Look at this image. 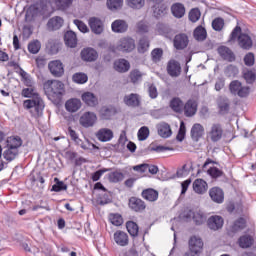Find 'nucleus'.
<instances>
[{"label": "nucleus", "instance_id": "nucleus-2", "mask_svg": "<svg viewBox=\"0 0 256 256\" xmlns=\"http://www.w3.org/2000/svg\"><path fill=\"white\" fill-rule=\"evenodd\" d=\"M44 89L53 95H63L65 93V84L59 80H48L44 83Z\"/></svg>", "mask_w": 256, "mask_h": 256}, {"label": "nucleus", "instance_id": "nucleus-28", "mask_svg": "<svg viewBox=\"0 0 256 256\" xmlns=\"http://www.w3.org/2000/svg\"><path fill=\"white\" fill-rule=\"evenodd\" d=\"M142 197L146 201H150L153 203L154 201H157L159 199V192L153 188H148L142 192Z\"/></svg>", "mask_w": 256, "mask_h": 256}, {"label": "nucleus", "instance_id": "nucleus-8", "mask_svg": "<svg viewBox=\"0 0 256 256\" xmlns=\"http://www.w3.org/2000/svg\"><path fill=\"white\" fill-rule=\"evenodd\" d=\"M128 205L132 211H135V213H143V210L147 208L145 201L137 197H131Z\"/></svg>", "mask_w": 256, "mask_h": 256}, {"label": "nucleus", "instance_id": "nucleus-27", "mask_svg": "<svg viewBox=\"0 0 256 256\" xmlns=\"http://www.w3.org/2000/svg\"><path fill=\"white\" fill-rule=\"evenodd\" d=\"M64 41L67 47L71 49L77 47V34L73 31H67L64 35Z\"/></svg>", "mask_w": 256, "mask_h": 256}, {"label": "nucleus", "instance_id": "nucleus-13", "mask_svg": "<svg viewBox=\"0 0 256 256\" xmlns=\"http://www.w3.org/2000/svg\"><path fill=\"white\" fill-rule=\"evenodd\" d=\"M208 189L209 185L201 178H198L193 182V191L194 193H197V195H205Z\"/></svg>", "mask_w": 256, "mask_h": 256}, {"label": "nucleus", "instance_id": "nucleus-44", "mask_svg": "<svg viewBox=\"0 0 256 256\" xmlns=\"http://www.w3.org/2000/svg\"><path fill=\"white\" fill-rule=\"evenodd\" d=\"M107 7L110 11H117L123 7V0H107Z\"/></svg>", "mask_w": 256, "mask_h": 256}, {"label": "nucleus", "instance_id": "nucleus-29", "mask_svg": "<svg viewBox=\"0 0 256 256\" xmlns=\"http://www.w3.org/2000/svg\"><path fill=\"white\" fill-rule=\"evenodd\" d=\"M197 113V102L194 100H188L184 105V114L186 117H193Z\"/></svg>", "mask_w": 256, "mask_h": 256}, {"label": "nucleus", "instance_id": "nucleus-58", "mask_svg": "<svg viewBox=\"0 0 256 256\" xmlns=\"http://www.w3.org/2000/svg\"><path fill=\"white\" fill-rule=\"evenodd\" d=\"M110 222L112 223V225L120 227V225H123V217L119 214H111Z\"/></svg>", "mask_w": 256, "mask_h": 256}, {"label": "nucleus", "instance_id": "nucleus-6", "mask_svg": "<svg viewBox=\"0 0 256 256\" xmlns=\"http://www.w3.org/2000/svg\"><path fill=\"white\" fill-rule=\"evenodd\" d=\"M97 123V114L95 112H85L80 117V125L85 128L93 127Z\"/></svg>", "mask_w": 256, "mask_h": 256}, {"label": "nucleus", "instance_id": "nucleus-52", "mask_svg": "<svg viewBox=\"0 0 256 256\" xmlns=\"http://www.w3.org/2000/svg\"><path fill=\"white\" fill-rule=\"evenodd\" d=\"M138 141H146V139L149 138V127L147 126H142L138 130Z\"/></svg>", "mask_w": 256, "mask_h": 256}, {"label": "nucleus", "instance_id": "nucleus-16", "mask_svg": "<svg viewBox=\"0 0 256 256\" xmlns=\"http://www.w3.org/2000/svg\"><path fill=\"white\" fill-rule=\"evenodd\" d=\"M223 223V217L218 215L211 216L207 221L208 227L212 231H219L223 227Z\"/></svg>", "mask_w": 256, "mask_h": 256}, {"label": "nucleus", "instance_id": "nucleus-19", "mask_svg": "<svg viewBox=\"0 0 256 256\" xmlns=\"http://www.w3.org/2000/svg\"><path fill=\"white\" fill-rule=\"evenodd\" d=\"M96 137L98 141H101L102 143H107L108 141H111V139H113V130L109 128H102L97 131Z\"/></svg>", "mask_w": 256, "mask_h": 256}, {"label": "nucleus", "instance_id": "nucleus-39", "mask_svg": "<svg viewBox=\"0 0 256 256\" xmlns=\"http://www.w3.org/2000/svg\"><path fill=\"white\" fill-rule=\"evenodd\" d=\"M194 38L196 41H205L207 39V30H205V28L202 26H198L194 30Z\"/></svg>", "mask_w": 256, "mask_h": 256}, {"label": "nucleus", "instance_id": "nucleus-43", "mask_svg": "<svg viewBox=\"0 0 256 256\" xmlns=\"http://www.w3.org/2000/svg\"><path fill=\"white\" fill-rule=\"evenodd\" d=\"M154 15L156 17H161V15H165L167 13V6L161 2L159 5L155 4L153 6Z\"/></svg>", "mask_w": 256, "mask_h": 256}, {"label": "nucleus", "instance_id": "nucleus-64", "mask_svg": "<svg viewBox=\"0 0 256 256\" xmlns=\"http://www.w3.org/2000/svg\"><path fill=\"white\" fill-rule=\"evenodd\" d=\"M74 24L76 25V27H78L81 33H87L89 31V28L86 26L85 23H83V21L74 20Z\"/></svg>", "mask_w": 256, "mask_h": 256}, {"label": "nucleus", "instance_id": "nucleus-45", "mask_svg": "<svg viewBox=\"0 0 256 256\" xmlns=\"http://www.w3.org/2000/svg\"><path fill=\"white\" fill-rule=\"evenodd\" d=\"M54 3L57 7V9L60 10H65V9H69V7H71V5L73 4V0H54Z\"/></svg>", "mask_w": 256, "mask_h": 256}, {"label": "nucleus", "instance_id": "nucleus-20", "mask_svg": "<svg viewBox=\"0 0 256 256\" xmlns=\"http://www.w3.org/2000/svg\"><path fill=\"white\" fill-rule=\"evenodd\" d=\"M124 103L127 107H139L141 105V97L135 93L128 94L124 96Z\"/></svg>", "mask_w": 256, "mask_h": 256}, {"label": "nucleus", "instance_id": "nucleus-55", "mask_svg": "<svg viewBox=\"0 0 256 256\" xmlns=\"http://www.w3.org/2000/svg\"><path fill=\"white\" fill-rule=\"evenodd\" d=\"M208 175L212 177V179H218V177H223V172L217 167H211L207 170Z\"/></svg>", "mask_w": 256, "mask_h": 256}, {"label": "nucleus", "instance_id": "nucleus-60", "mask_svg": "<svg viewBox=\"0 0 256 256\" xmlns=\"http://www.w3.org/2000/svg\"><path fill=\"white\" fill-rule=\"evenodd\" d=\"M78 145H80L81 149H84V151H93V149H99V147H96V145L91 143L89 140L80 142Z\"/></svg>", "mask_w": 256, "mask_h": 256}, {"label": "nucleus", "instance_id": "nucleus-31", "mask_svg": "<svg viewBox=\"0 0 256 256\" xmlns=\"http://www.w3.org/2000/svg\"><path fill=\"white\" fill-rule=\"evenodd\" d=\"M23 145V140L19 136H11L6 140V147L19 150V147Z\"/></svg>", "mask_w": 256, "mask_h": 256}, {"label": "nucleus", "instance_id": "nucleus-12", "mask_svg": "<svg viewBox=\"0 0 256 256\" xmlns=\"http://www.w3.org/2000/svg\"><path fill=\"white\" fill-rule=\"evenodd\" d=\"M113 239L115 243L119 245V247H127V245H129V235L121 230H117L114 233Z\"/></svg>", "mask_w": 256, "mask_h": 256}, {"label": "nucleus", "instance_id": "nucleus-51", "mask_svg": "<svg viewBox=\"0 0 256 256\" xmlns=\"http://www.w3.org/2000/svg\"><path fill=\"white\" fill-rule=\"evenodd\" d=\"M54 181L56 182L53 186L51 191H55V193H59L60 191H67V186L62 181H59V178H55Z\"/></svg>", "mask_w": 256, "mask_h": 256}, {"label": "nucleus", "instance_id": "nucleus-48", "mask_svg": "<svg viewBox=\"0 0 256 256\" xmlns=\"http://www.w3.org/2000/svg\"><path fill=\"white\" fill-rule=\"evenodd\" d=\"M243 77L246 83H255L256 75H255V72H253L252 70L244 69Z\"/></svg>", "mask_w": 256, "mask_h": 256}, {"label": "nucleus", "instance_id": "nucleus-22", "mask_svg": "<svg viewBox=\"0 0 256 256\" xmlns=\"http://www.w3.org/2000/svg\"><path fill=\"white\" fill-rule=\"evenodd\" d=\"M81 99L88 107H97L99 105V99L92 92L83 93Z\"/></svg>", "mask_w": 256, "mask_h": 256}, {"label": "nucleus", "instance_id": "nucleus-59", "mask_svg": "<svg viewBox=\"0 0 256 256\" xmlns=\"http://www.w3.org/2000/svg\"><path fill=\"white\" fill-rule=\"evenodd\" d=\"M244 63L247 67H253L255 65V54L249 52L244 56Z\"/></svg>", "mask_w": 256, "mask_h": 256}, {"label": "nucleus", "instance_id": "nucleus-35", "mask_svg": "<svg viewBox=\"0 0 256 256\" xmlns=\"http://www.w3.org/2000/svg\"><path fill=\"white\" fill-rule=\"evenodd\" d=\"M245 229V219L239 218L236 220L228 229L229 233H238V231H243Z\"/></svg>", "mask_w": 256, "mask_h": 256}, {"label": "nucleus", "instance_id": "nucleus-57", "mask_svg": "<svg viewBox=\"0 0 256 256\" xmlns=\"http://www.w3.org/2000/svg\"><path fill=\"white\" fill-rule=\"evenodd\" d=\"M198 19H201V11L198 8H193L189 13V20L192 23H197Z\"/></svg>", "mask_w": 256, "mask_h": 256}, {"label": "nucleus", "instance_id": "nucleus-11", "mask_svg": "<svg viewBox=\"0 0 256 256\" xmlns=\"http://www.w3.org/2000/svg\"><path fill=\"white\" fill-rule=\"evenodd\" d=\"M99 54L93 48H84L81 51V59L82 61H86L88 63H93V61H97Z\"/></svg>", "mask_w": 256, "mask_h": 256}, {"label": "nucleus", "instance_id": "nucleus-5", "mask_svg": "<svg viewBox=\"0 0 256 256\" xmlns=\"http://www.w3.org/2000/svg\"><path fill=\"white\" fill-rule=\"evenodd\" d=\"M117 49L122 53H131L135 49V40L133 38H122L118 42Z\"/></svg>", "mask_w": 256, "mask_h": 256}, {"label": "nucleus", "instance_id": "nucleus-1", "mask_svg": "<svg viewBox=\"0 0 256 256\" xmlns=\"http://www.w3.org/2000/svg\"><path fill=\"white\" fill-rule=\"evenodd\" d=\"M21 95L28 99L23 102L24 109L30 110V113L36 118L41 117L43 115V109H45V102H43V98L37 93L35 86L23 88Z\"/></svg>", "mask_w": 256, "mask_h": 256}, {"label": "nucleus", "instance_id": "nucleus-54", "mask_svg": "<svg viewBox=\"0 0 256 256\" xmlns=\"http://www.w3.org/2000/svg\"><path fill=\"white\" fill-rule=\"evenodd\" d=\"M239 74V68H237V66L230 64L226 67L225 69V75H227V77H235V75Z\"/></svg>", "mask_w": 256, "mask_h": 256}, {"label": "nucleus", "instance_id": "nucleus-46", "mask_svg": "<svg viewBox=\"0 0 256 256\" xmlns=\"http://www.w3.org/2000/svg\"><path fill=\"white\" fill-rule=\"evenodd\" d=\"M151 58L153 63H159L161 59H163V49L161 48H155L151 52Z\"/></svg>", "mask_w": 256, "mask_h": 256}, {"label": "nucleus", "instance_id": "nucleus-34", "mask_svg": "<svg viewBox=\"0 0 256 256\" xmlns=\"http://www.w3.org/2000/svg\"><path fill=\"white\" fill-rule=\"evenodd\" d=\"M2 155L4 159H6V161H13L19 155V150H17L16 148L6 146V149Z\"/></svg>", "mask_w": 256, "mask_h": 256}, {"label": "nucleus", "instance_id": "nucleus-33", "mask_svg": "<svg viewBox=\"0 0 256 256\" xmlns=\"http://www.w3.org/2000/svg\"><path fill=\"white\" fill-rule=\"evenodd\" d=\"M127 22L123 20H115L112 23V31L114 33H125L127 31Z\"/></svg>", "mask_w": 256, "mask_h": 256}, {"label": "nucleus", "instance_id": "nucleus-61", "mask_svg": "<svg viewBox=\"0 0 256 256\" xmlns=\"http://www.w3.org/2000/svg\"><path fill=\"white\" fill-rule=\"evenodd\" d=\"M123 179V174L120 172H112L109 174V181L111 183H119Z\"/></svg>", "mask_w": 256, "mask_h": 256}, {"label": "nucleus", "instance_id": "nucleus-14", "mask_svg": "<svg viewBox=\"0 0 256 256\" xmlns=\"http://www.w3.org/2000/svg\"><path fill=\"white\" fill-rule=\"evenodd\" d=\"M189 247L191 253H195L196 255H199L201 251H203V240L201 238H198L196 236L191 237L189 240Z\"/></svg>", "mask_w": 256, "mask_h": 256}, {"label": "nucleus", "instance_id": "nucleus-10", "mask_svg": "<svg viewBox=\"0 0 256 256\" xmlns=\"http://www.w3.org/2000/svg\"><path fill=\"white\" fill-rule=\"evenodd\" d=\"M189 45V37L187 34H177L174 37V47L178 51H182V49H186V47Z\"/></svg>", "mask_w": 256, "mask_h": 256}, {"label": "nucleus", "instance_id": "nucleus-24", "mask_svg": "<svg viewBox=\"0 0 256 256\" xmlns=\"http://www.w3.org/2000/svg\"><path fill=\"white\" fill-rule=\"evenodd\" d=\"M89 25L92 33L96 35H101L103 33V22L99 18H90Z\"/></svg>", "mask_w": 256, "mask_h": 256}, {"label": "nucleus", "instance_id": "nucleus-36", "mask_svg": "<svg viewBox=\"0 0 256 256\" xmlns=\"http://www.w3.org/2000/svg\"><path fill=\"white\" fill-rule=\"evenodd\" d=\"M149 47H150L149 38L147 37L141 38L137 45L138 53H142V54L147 53V51H149Z\"/></svg>", "mask_w": 256, "mask_h": 256}, {"label": "nucleus", "instance_id": "nucleus-23", "mask_svg": "<svg viewBox=\"0 0 256 256\" xmlns=\"http://www.w3.org/2000/svg\"><path fill=\"white\" fill-rule=\"evenodd\" d=\"M81 100L77 98H71L65 103V109L69 113H77L81 109Z\"/></svg>", "mask_w": 256, "mask_h": 256}, {"label": "nucleus", "instance_id": "nucleus-26", "mask_svg": "<svg viewBox=\"0 0 256 256\" xmlns=\"http://www.w3.org/2000/svg\"><path fill=\"white\" fill-rule=\"evenodd\" d=\"M205 134V128L203 125L196 123L191 128V137L193 141H199L201 137Z\"/></svg>", "mask_w": 256, "mask_h": 256}, {"label": "nucleus", "instance_id": "nucleus-21", "mask_svg": "<svg viewBox=\"0 0 256 256\" xmlns=\"http://www.w3.org/2000/svg\"><path fill=\"white\" fill-rule=\"evenodd\" d=\"M218 54L224 61H228L229 63H233V61H235V54L229 49V47L220 46L218 48Z\"/></svg>", "mask_w": 256, "mask_h": 256}, {"label": "nucleus", "instance_id": "nucleus-56", "mask_svg": "<svg viewBox=\"0 0 256 256\" xmlns=\"http://www.w3.org/2000/svg\"><path fill=\"white\" fill-rule=\"evenodd\" d=\"M225 26V20L223 18H216L212 21V27L214 31H221Z\"/></svg>", "mask_w": 256, "mask_h": 256}, {"label": "nucleus", "instance_id": "nucleus-63", "mask_svg": "<svg viewBox=\"0 0 256 256\" xmlns=\"http://www.w3.org/2000/svg\"><path fill=\"white\" fill-rule=\"evenodd\" d=\"M251 91V88L249 86H241V88L238 90V97H247Z\"/></svg>", "mask_w": 256, "mask_h": 256}, {"label": "nucleus", "instance_id": "nucleus-32", "mask_svg": "<svg viewBox=\"0 0 256 256\" xmlns=\"http://www.w3.org/2000/svg\"><path fill=\"white\" fill-rule=\"evenodd\" d=\"M171 12L176 19H181L185 16V6L181 3H175L171 6Z\"/></svg>", "mask_w": 256, "mask_h": 256}, {"label": "nucleus", "instance_id": "nucleus-40", "mask_svg": "<svg viewBox=\"0 0 256 256\" xmlns=\"http://www.w3.org/2000/svg\"><path fill=\"white\" fill-rule=\"evenodd\" d=\"M126 228L131 237H137V235H139V226L137 225V223L133 221H128L126 223Z\"/></svg>", "mask_w": 256, "mask_h": 256}, {"label": "nucleus", "instance_id": "nucleus-3", "mask_svg": "<svg viewBox=\"0 0 256 256\" xmlns=\"http://www.w3.org/2000/svg\"><path fill=\"white\" fill-rule=\"evenodd\" d=\"M183 217L186 219V221L193 219L196 225H203V223L207 221V215H205L201 210H185Z\"/></svg>", "mask_w": 256, "mask_h": 256}, {"label": "nucleus", "instance_id": "nucleus-53", "mask_svg": "<svg viewBox=\"0 0 256 256\" xmlns=\"http://www.w3.org/2000/svg\"><path fill=\"white\" fill-rule=\"evenodd\" d=\"M241 87H243V84H241V82L238 80L232 81L229 85V89L232 95H237Z\"/></svg>", "mask_w": 256, "mask_h": 256}, {"label": "nucleus", "instance_id": "nucleus-15", "mask_svg": "<svg viewBox=\"0 0 256 256\" xmlns=\"http://www.w3.org/2000/svg\"><path fill=\"white\" fill-rule=\"evenodd\" d=\"M167 73L170 77H179L181 75V64L176 60H170L167 64Z\"/></svg>", "mask_w": 256, "mask_h": 256}, {"label": "nucleus", "instance_id": "nucleus-4", "mask_svg": "<svg viewBox=\"0 0 256 256\" xmlns=\"http://www.w3.org/2000/svg\"><path fill=\"white\" fill-rule=\"evenodd\" d=\"M207 137L212 141V143H217L223 139V126L219 123H214L211 125Z\"/></svg>", "mask_w": 256, "mask_h": 256}, {"label": "nucleus", "instance_id": "nucleus-30", "mask_svg": "<svg viewBox=\"0 0 256 256\" xmlns=\"http://www.w3.org/2000/svg\"><path fill=\"white\" fill-rule=\"evenodd\" d=\"M63 23V18L55 16L48 21V29L51 31H57V29H61V27H63Z\"/></svg>", "mask_w": 256, "mask_h": 256}, {"label": "nucleus", "instance_id": "nucleus-47", "mask_svg": "<svg viewBox=\"0 0 256 256\" xmlns=\"http://www.w3.org/2000/svg\"><path fill=\"white\" fill-rule=\"evenodd\" d=\"M126 3L131 9H142V7H145V0H126Z\"/></svg>", "mask_w": 256, "mask_h": 256}, {"label": "nucleus", "instance_id": "nucleus-38", "mask_svg": "<svg viewBox=\"0 0 256 256\" xmlns=\"http://www.w3.org/2000/svg\"><path fill=\"white\" fill-rule=\"evenodd\" d=\"M238 243L242 249H247L253 245V237L249 235L241 236L238 240Z\"/></svg>", "mask_w": 256, "mask_h": 256}, {"label": "nucleus", "instance_id": "nucleus-18", "mask_svg": "<svg viewBox=\"0 0 256 256\" xmlns=\"http://www.w3.org/2000/svg\"><path fill=\"white\" fill-rule=\"evenodd\" d=\"M238 45L241 47V49H246V51H249V49L253 47V40L251 39L250 35L240 33L238 36Z\"/></svg>", "mask_w": 256, "mask_h": 256}, {"label": "nucleus", "instance_id": "nucleus-37", "mask_svg": "<svg viewBox=\"0 0 256 256\" xmlns=\"http://www.w3.org/2000/svg\"><path fill=\"white\" fill-rule=\"evenodd\" d=\"M113 115H115V110L113 108L104 106L100 109V118L103 119L104 121L111 119Z\"/></svg>", "mask_w": 256, "mask_h": 256}, {"label": "nucleus", "instance_id": "nucleus-41", "mask_svg": "<svg viewBox=\"0 0 256 256\" xmlns=\"http://www.w3.org/2000/svg\"><path fill=\"white\" fill-rule=\"evenodd\" d=\"M170 107L176 113H181V111H183L184 104H183V101H181V99L174 98L170 102Z\"/></svg>", "mask_w": 256, "mask_h": 256}, {"label": "nucleus", "instance_id": "nucleus-50", "mask_svg": "<svg viewBox=\"0 0 256 256\" xmlns=\"http://www.w3.org/2000/svg\"><path fill=\"white\" fill-rule=\"evenodd\" d=\"M41 50V42L39 40H34L28 45V51L33 55H37V52Z\"/></svg>", "mask_w": 256, "mask_h": 256}, {"label": "nucleus", "instance_id": "nucleus-25", "mask_svg": "<svg viewBox=\"0 0 256 256\" xmlns=\"http://www.w3.org/2000/svg\"><path fill=\"white\" fill-rule=\"evenodd\" d=\"M114 69L118 73H127L131 69V64L126 59H119L114 62Z\"/></svg>", "mask_w": 256, "mask_h": 256}, {"label": "nucleus", "instance_id": "nucleus-62", "mask_svg": "<svg viewBox=\"0 0 256 256\" xmlns=\"http://www.w3.org/2000/svg\"><path fill=\"white\" fill-rule=\"evenodd\" d=\"M148 95L150 99H157V97L159 96V92H157V87L155 86V84H150L148 86Z\"/></svg>", "mask_w": 256, "mask_h": 256}, {"label": "nucleus", "instance_id": "nucleus-49", "mask_svg": "<svg viewBox=\"0 0 256 256\" xmlns=\"http://www.w3.org/2000/svg\"><path fill=\"white\" fill-rule=\"evenodd\" d=\"M130 79H131V82L134 84L140 83V81L143 80V73H141V71L139 70H132L130 72Z\"/></svg>", "mask_w": 256, "mask_h": 256}, {"label": "nucleus", "instance_id": "nucleus-9", "mask_svg": "<svg viewBox=\"0 0 256 256\" xmlns=\"http://www.w3.org/2000/svg\"><path fill=\"white\" fill-rule=\"evenodd\" d=\"M156 129L159 137L162 139H169L173 135V130H171V125L167 122H160L156 125Z\"/></svg>", "mask_w": 256, "mask_h": 256}, {"label": "nucleus", "instance_id": "nucleus-17", "mask_svg": "<svg viewBox=\"0 0 256 256\" xmlns=\"http://www.w3.org/2000/svg\"><path fill=\"white\" fill-rule=\"evenodd\" d=\"M209 196L214 203H223L225 201V193L219 187H213L209 191Z\"/></svg>", "mask_w": 256, "mask_h": 256}, {"label": "nucleus", "instance_id": "nucleus-7", "mask_svg": "<svg viewBox=\"0 0 256 256\" xmlns=\"http://www.w3.org/2000/svg\"><path fill=\"white\" fill-rule=\"evenodd\" d=\"M48 69L54 77H61L65 73L63 63L60 60H53L49 62Z\"/></svg>", "mask_w": 256, "mask_h": 256}, {"label": "nucleus", "instance_id": "nucleus-42", "mask_svg": "<svg viewBox=\"0 0 256 256\" xmlns=\"http://www.w3.org/2000/svg\"><path fill=\"white\" fill-rule=\"evenodd\" d=\"M74 83H78L80 85H83L85 83H87V81H89V77L87 76V74L79 72V73H75L72 77Z\"/></svg>", "mask_w": 256, "mask_h": 256}]
</instances>
